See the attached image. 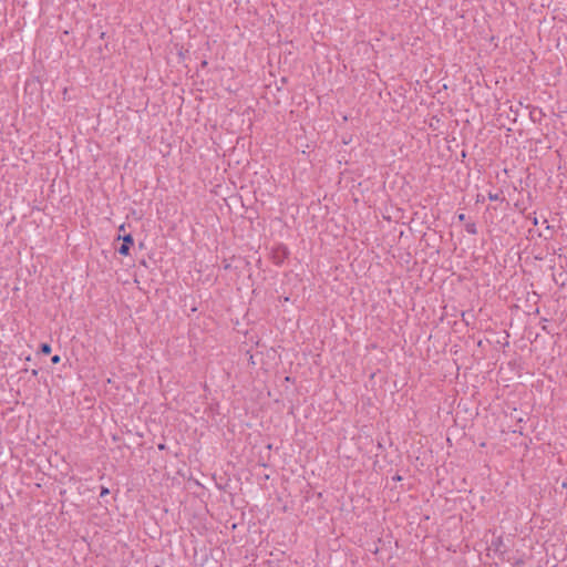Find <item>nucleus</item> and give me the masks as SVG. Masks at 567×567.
I'll return each instance as SVG.
<instances>
[{
  "label": "nucleus",
  "mask_w": 567,
  "mask_h": 567,
  "mask_svg": "<svg viewBox=\"0 0 567 567\" xmlns=\"http://www.w3.org/2000/svg\"><path fill=\"white\" fill-rule=\"evenodd\" d=\"M121 239V237H118ZM123 244L118 249V254L122 256H128L131 247L134 244L133 237L128 234L122 237Z\"/></svg>",
  "instance_id": "f257e3e1"
},
{
  "label": "nucleus",
  "mask_w": 567,
  "mask_h": 567,
  "mask_svg": "<svg viewBox=\"0 0 567 567\" xmlns=\"http://www.w3.org/2000/svg\"><path fill=\"white\" fill-rule=\"evenodd\" d=\"M458 219H460L461 221H464V220H465V215H464V214H460V215H458Z\"/></svg>",
  "instance_id": "423d86ee"
},
{
  "label": "nucleus",
  "mask_w": 567,
  "mask_h": 567,
  "mask_svg": "<svg viewBox=\"0 0 567 567\" xmlns=\"http://www.w3.org/2000/svg\"><path fill=\"white\" fill-rule=\"evenodd\" d=\"M52 363L56 364L61 361V358L59 354H55L51 358Z\"/></svg>",
  "instance_id": "39448f33"
},
{
  "label": "nucleus",
  "mask_w": 567,
  "mask_h": 567,
  "mask_svg": "<svg viewBox=\"0 0 567 567\" xmlns=\"http://www.w3.org/2000/svg\"><path fill=\"white\" fill-rule=\"evenodd\" d=\"M124 229H125V225H124V224H122V225L120 226V230H121V231H124Z\"/></svg>",
  "instance_id": "0eeeda50"
},
{
  "label": "nucleus",
  "mask_w": 567,
  "mask_h": 567,
  "mask_svg": "<svg viewBox=\"0 0 567 567\" xmlns=\"http://www.w3.org/2000/svg\"><path fill=\"white\" fill-rule=\"evenodd\" d=\"M466 230L470 233V234H476V227L474 224H471V225H467L466 226Z\"/></svg>",
  "instance_id": "7ed1b4c3"
},
{
  "label": "nucleus",
  "mask_w": 567,
  "mask_h": 567,
  "mask_svg": "<svg viewBox=\"0 0 567 567\" xmlns=\"http://www.w3.org/2000/svg\"><path fill=\"white\" fill-rule=\"evenodd\" d=\"M109 493H110V491H109V488H107V487H102V488H101L100 496H101V497H104V496H106Z\"/></svg>",
  "instance_id": "20e7f679"
},
{
  "label": "nucleus",
  "mask_w": 567,
  "mask_h": 567,
  "mask_svg": "<svg viewBox=\"0 0 567 567\" xmlns=\"http://www.w3.org/2000/svg\"><path fill=\"white\" fill-rule=\"evenodd\" d=\"M41 352H42V353H44V354H49V353L51 352V347H50V344H48V343H43V344L41 346Z\"/></svg>",
  "instance_id": "f03ea898"
}]
</instances>
